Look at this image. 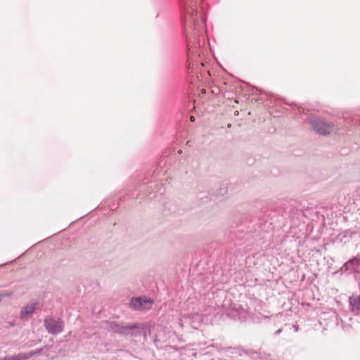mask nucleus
Listing matches in <instances>:
<instances>
[{
  "instance_id": "20e7f679",
  "label": "nucleus",
  "mask_w": 360,
  "mask_h": 360,
  "mask_svg": "<svg viewBox=\"0 0 360 360\" xmlns=\"http://www.w3.org/2000/svg\"><path fill=\"white\" fill-rule=\"evenodd\" d=\"M44 326L49 333L57 334L63 330L64 324L60 320L46 318L44 319Z\"/></svg>"
},
{
  "instance_id": "6e6552de",
  "label": "nucleus",
  "mask_w": 360,
  "mask_h": 360,
  "mask_svg": "<svg viewBox=\"0 0 360 360\" xmlns=\"http://www.w3.org/2000/svg\"><path fill=\"white\" fill-rule=\"evenodd\" d=\"M182 153V149L176 148L174 146H170L165 149V151L159 158H169V156L175 158L176 155H181Z\"/></svg>"
},
{
  "instance_id": "4468645a",
  "label": "nucleus",
  "mask_w": 360,
  "mask_h": 360,
  "mask_svg": "<svg viewBox=\"0 0 360 360\" xmlns=\"http://www.w3.org/2000/svg\"><path fill=\"white\" fill-rule=\"evenodd\" d=\"M194 120H195L194 117H191V122H193Z\"/></svg>"
},
{
  "instance_id": "7ed1b4c3",
  "label": "nucleus",
  "mask_w": 360,
  "mask_h": 360,
  "mask_svg": "<svg viewBox=\"0 0 360 360\" xmlns=\"http://www.w3.org/2000/svg\"><path fill=\"white\" fill-rule=\"evenodd\" d=\"M311 129L319 135L328 136L334 130V124L314 114H309L306 118Z\"/></svg>"
},
{
  "instance_id": "423d86ee",
  "label": "nucleus",
  "mask_w": 360,
  "mask_h": 360,
  "mask_svg": "<svg viewBox=\"0 0 360 360\" xmlns=\"http://www.w3.org/2000/svg\"><path fill=\"white\" fill-rule=\"evenodd\" d=\"M342 271L353 270L356 272L360 271V258H354L342 267Z\"/></svg>"
},
{
  "instance_id": "1a4fd4ad",
  "label": "nucleus",
  "mask_w": 360,
  "mask_h": 360,
  "mask_svg": "<svg viewBox=\"0 0 360 360\" xmlns=\"http://www.w3.org/2000/svg\"><path fill=\"white\" fill-rule=\"evenodd\" d=\"M29 356L23 354H18L17 355L6 356L5 357L0 356V360H25L27 359Z\"/></svg>"
},
{
  "instance_id": "f8f14e48",
  "label": "nucleus",
  "mask_w": 360,
  "mask_h": 360,
  "mask_svg": "<svg viewBox=\"0 0 360 360\" xmlns=\"http://www.w3.org/2000/svg\"><path fill=\"white\" fill-rule=\"evenodd\" d=\"M207 94V91L205 89H202L200 90V93L199 94V96L200 97L202 94V96H204Z\"/></svg>"
},
{
  "instance_id": "9d476101",
  "label": "nucleus",
  "mask_w": 360,
  "mask_h": 360,
  "mask_svg": "<svg viewBox=\"0 0 360 360\" xmlns=\"http://www.w3.org/2000/svg\"><path fill=\"white\" fill-rule=\"evenodd\" d=\"M349 301L352 307L360 311V296L354 298L351 297Z\"/></svg>"
},
{
  "instance_id": "0eeeda50",
  "label": "nucleus",
  "mask_w": 360,
  "mask_h": 360,
  "mask_svg": "<svg viewBox=\"0 0 360 360\" xmlns=\"http://www.w3.org/2000/svg\"><path fill=\"white\" fill-rule=\"evenodd\" d=\"M37 306L36 302H30L21 309L20 319H27L35 310Z\"/></svg>"
},
{
  "instance_id": "f03ea898",
  "label": "nucleus",
  "mask_w": 360,
  "mask_h": 360,
  "mask_svg": "<svg viewBox=\"0 0 360 360\" xmlns=\"http://www.w3.org/2000/svg\"><path fill=\"white\" fill-rule=\"evenodd\" d=\"M250 94L258 95L257 98H250L252 103H259L268 106L271 105H276L277 103H281L285 105L291 106L292 105L283 98L275 95L272 93L266 92L264 90L257 88L256 86H250Z\"/></svg>"
},
{
  "instance_id": "ddd939ff",
  "label": "nucleus",
  "mask_w": 360,
  "mask_h": 360,
  "mask_svg": "<svg viewBox=\"0 0 360 360\" xmlns=\"http://www.w3.org/2000/svg\"><path fill=\"white\" fill-rule=\"evenodd\" d=\"M297 112H295L296 115H301L302 113V109L300 108H297Z\"/></svg>"
},
{
  "instance_id": "9b49d317",
  "label": "nucleus",
  "mask_w": 360,
  "mask_h": 360,
  "mask_svg": "<svg viewBox=\"0 0 360 360\" xmlns=\"http://www.w3.org/2000/svg\"><path fill=\"white\" fill-rule=\"evenodd\" d=\"M349 148L348 147H342L339 150L340 156H347L349 153Z\"/></svg>"
},
{
  "instance_id": "39448f33",
  "label": "nucleus",
  "mask_w": 360,
  "mask_h": 360,
  "mask_svg": "<svg viewBox=\"0 0 360 360\" xmlns=\"http://www.w3.org/2000/svg\"><path fill=\"white\" fill-rule=\"evenodd\" d=\"M131 306L135 309H148L153 305V301L146 297H136L131 300Z\"/></svg>"
},
{
  "instance_id": "f257e3e1",
  "label": "nucleus",
  "mask_w": 360,
  "mask_h": 360,
  "mask_svg": "<svg viewBox=\"0 0 360 360\" xmlns=\"http://www.w3.org/2000/svg\"><path fill=\"white\" fill-rule=\"evenodd\" d=\"M181 25H207L208 5L205 0H177Z\"/></svg>"
}]
</instances>
